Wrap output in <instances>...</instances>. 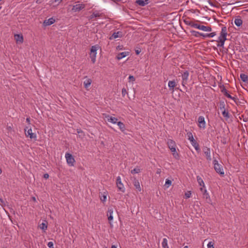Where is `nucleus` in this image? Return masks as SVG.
Listing matches in <instances>:
<instances>
[{
	"label": "nucleus",
	"mask_w": 248,
	"mask_h": 248,
	"mask_svg": "<svg viewBox=\"0 0 248 248\" xmlns=\"http://www.w3.org/2000/svg\"><path fill=\"white\" fill-rule=\"evenodd\" d=\"M191 193L190 191H187L185 193V197L186 198H189L190 197Z\"/></svg>",
	"instance_id": "47"
},
{
	"label": "nucleus",
	"mask_w": 248,
	"mask_h": 248,
	"mask_svg": "<svg viewBox=\"0 0 248 248\" xmlns=\"http://www.w3.org/2000/svg\"><path fill=\"white\" fill-rule=\"evenodd\" d=\"M202 196L203 198L206 199L207 202L210 203L211 202V199L210 198L209 193L207 192L206 189H204V192L202 193Z\"/></svg>",
	"instance_id": "22"
},
{
	"label": "nucleus",
	"mask_w": 248,
	"mask_h": 248,
	"mask_svg": "<svg viewBox=\"0 0 248 248\" xmlns=\"http://www.w3.org/2000/svg\"><path fill=\"white\" fill-rule=\"evenodd\" d=\"M117 124L122 132H124L125 130V126L123 123L121 122H118Z\"/></svg>",
	"instance_id": "25"
},
{
	"label": "nucleus",
	"mask_w": 248,
	"mask_h": 248,
	"mask_svg": "<svg viewBox=\"0 0 248 248\" xmlns=\"http://www.w3.org/2000/svg\"><path fill=\"white\" fill-rule=\"evenodd\" d=\"M162 246L163 248H169L168 240L166 238H163L162 242Z\"/></svg>",
	"instance_id": "30"
},
{
	"label": "nucleus",
	"mask_w": 248,
	"mask_h": 248,
	"mask_svg": "<svg viewBox=\"0 0 248 248\" xmlns=\"http://www.w3.org/2000/svg\"><path fill=\"white\" fill-rule=\"evenodd\" d=\"M207 34H208V33L204 34V33L201 32L200 36H202L204 38H205V37H208L206 36Z\"/></svg>",
	"instance_id": "49"
},
{
	"label": "nucleus",
	"mask_w": 248,
	"mask_h": 248,
	"mask_svg": "<svg viewBox=\"0 0 248 248\" xmlns=\"http://www.w3.org/2000/svg\"><path fill=\"white\" fill-rule=\"evenodd\" d=\"M62 0H51L50 1L51 3H56V5L59 4Z\"/></svg>",
	"instance_id": "39"
},
{
	"label": "nucleus",
	"mask_w": 248,
	"mask_h": 248,
	"mask_svg": "<svg viewBox=\"0 0 248 248\" xmlns=\"http://www.w3.org/2000/svg\"><path fill=\"white\" fill-rule=\"evenodd\" d=\"M92 81V79L89 78L87 76H85L82 78V82L83 84L84 87L87 90H89L90 89Z\"/></svg>",
	"instance_id": "7"
},
{
	"label": "nucleus",
	"mask_w": 248,
	"mask_h": 248,
	"mask_svg": "<svg viewBox=\"0 0 248 248\" xmlns=\"http://www.w3.org/2000/svg\"><path fill=\"white\" fill-rule=\"evenodd\" d=\"M201 25L193 22L192 27L199 29H200Z\"/></svg>",
	"instance_id": "40"
},
{
	"label": "nucleus",
	"mask_w": 248,
	"mask_h": 248,
	"mask_svg": "<svg viewBox=\"0 0 248 248\" xmlns=\"http://www.w3.org/2000/svg\"><path fill=\"white\" fill-rule=\"evenodd\" d=\"M128 55H129L128 52H125V51L123 52L119 53L117 55V59L119 60H121V59L125 57L126 56H127Z\"/></svg>",
	"instance_id": "23"
},
{
	"label": "nucleus",
	"mask_w": 248,
	"mask_h": 248,
	"mask_svg": "<svg viewBox=\"0 0 248 248\" xmlns=\"http://www.w3.org/2000/svg\"><path fill=\"white\" fill-rule=\"evenodd\" d=\"M240 77L241 79L244 82H246L248 80V76L245 74H241Z\"/></svg>",
	"instance_id": "31"
},
{
	"label": "nucleus",
	"mask_w": 248,
	"mask_h": 248,
	"mask_svg": "<svg viewBox=\"0 0 248 248\" xmlns=\"http://www.w3.org/2000/svg\"><path fill=\"white\" fill-rule=\"evenodd\" d=\"M93 16L94 17H98L101 16L102 14H100L98 12H93Z\"/></svg>",
	"instance_id": "41"
},
{
	"label": "nucleus",
	"mask_w": 248,
	"mask_h": 248,
	"mask_svg": "<svg viewBox=\"0 0 248 248\" xmlns=\"http://www.w3.org/2000/svg\"><path fill=\"white\" fill-rule=\"evenodd\" d=\"M1 9V7H0V9Z\"/></svg>",
	"instance_id": "63"
},
{
	"label": "nucleus",
	"mask_w": 248,
	"mask_h": 248,
	"mask_svg": "<svg viewBox=\"0 0 248 248\" xmlns=\"http://www.w3.org/2000/svg\"><path fill=\"white\" fill-rule=\"evenodd\" d=\"M204 189H206L205 187H203V186H202L201 188H200V191L202 192V193L203 192H204Z\"/></svg>",
	"instance_id": "51"
},
{
	"label": "nucleus",
	"mask_w": 248,
	"mask_h": 248,
	"mask_svg": "<svg viewBox=\"0 0 248 248\" xmlns=\"http://www.w3.org/2000/svg\"><path fill=\"white\" fill-rule=\"evenodd\" d=\"M177 86V83L175 80H170L168 82V87L169 90L172 92H174V88Z\"/></svg>",
	"instance_id": "16"
},
{
	"label": "nucleus",
	"mask_w": 248,
	"mask_h": 248,
	"mask_svg": "<svg viewBox=\"0 0 248 248\" xmlns=\"http://www.w3.org/2000/svg\"><path fill=\"white\" fill-rule=\"evenodd\" d=\"M99 48L100 46L96 45L92 46L90 49V57L93 63H94L96 62L97 51Z\"/></svg>",
	"instance_id": "3"
},
{
	"label": "nucleus",
	"mask_w": 248,
	"mask_h": 248,
	"mask_svg": "<svg viewBox=\"0 0 248 248\" xmlns=\"http://www.w3.org/2000/svg\"><path fill=\"white\" fill-rule=\"evenodd\" d=\"M1 172H2L1 170L0 169V174L1 173Z\"/></svg>",
	"instance_id": "59"
},
{
	"label": "nucleus",
	"mask_w": 248,
	"mask_h": 248,
	"mask_svg": "<svg viewBox=\"0 0 248 248\" xmlns=\"http://www.w3.org/2000/svg\"><path fill=\"white\" fill-rule=\"evenodd\" d=\"M15 39L17 43H22L23 42V36L20 34H15Z\"/></svg>",
	"instance_id": "21"
},
{
	"label": "nucleus",
	"mask_w": 248,
	"mask_h": 248,
	"mask_svg": "<svg viewBox=\"0 0 248 248\" xmlns=\"http://www.w3.org/2000/svg\"><path fill=\"white\" fill-rule=\"evenodd\" d=\"M85 7V4L83 3H78V11L83 9Z\"/></svg>",
	"instance_id": "37"
},
{
	"label": "nucleus",
	"mask_w": 248,
	"mask_h": 248,
	"mask_svg": "<svg viewBox=\"0 0 248 248\" xmlns=\"http://www.w3.org/2000/svg\"><path fill=\"white\" fill-rule=\"evenodd\" d=\"M49 177V175L47 173H45L44 175V178L45 179H47Z\"/></svg>",
	"instance_id": "50"
},
{
	"label": "nucleus",
	"mask_w": 248,
	"mask_h": 248,
	"mask_svg": "<svg viewBox=\"0 0 248 248\" xmlns=\"http://www.w3.org/2000/svg\"><path fill=\"white\" fill-rule=\"evenodd\" d=\"M116 184L118 190L122 192H124L125 188L122 182L121 178L120 176H118L116 179Z\"/></svg>",
	"instance_id": "8"
},
{
	"label": "nucleus",
	"mask_w": 248,
	"mask_h": 248,
	"mask_svg": "<svg viewBox=\"0 0 248 248\" xmlns=\"http://www.w3.org/2000/svg\"><path fill=\"white\" fill-rule=\"evenodd\" d=\"M140 50H136V54L138 55L140 53Z\"/></svg>",
	"instance_id": "55"
},
{
	"label": "nucleus",
	"mask_w": 248,
	"mask_h": 248,
	"mask_svg": "<svg viewBox=\"0 0 248 248\" xmlns=\"http://www.w3.org/2000/svg\"><path fill=\"white\" fill-rule=\"evenodd\" d=\"M113 213V209L112 208H108L107 215L108 216V221H109V224L110 225H111L110 221H112L113 219V217L112 216Z\"/></svg>",
	"instance_id": "15"
},
{
	"label": "nucleus",
	"mask_w": 248,
	"mask_h": 248,
	"mask_svg": "<svg viewBox=\"0 0 248 248\" xmlns=\"http://www.w3.org/2000/svg\"><path fill=\"white\" fill-rule=\"evenodd\" d=\"M122 94L123 96H124L126 94H127L126 90L125 88H123L122 91Z\"/></svg>",
	"instance_id": "46"
},
{
	"label": "nucleus",
	"mask_w": 248,
	"mask_h": 248,
	"mask_svg": "<svg viewBox=\"0 0 248 248\" xmlns=\"http://www.w3.org/2000/svg\"><path fill=\"white\" fill-rule=\"evenodd\" d=\"M184 21L186 25L190 26L191 27L192 26L193 23L194 22L193 21L189 19H186L184 20Z\"/></svg>",
	"instance_id": "32"
},
{
	"label": "nucleus",
	"mask_w": 248,
	"mask_h": 248,
	"mask_svg": "<svg viewBox=\"0 0 248 248\" xmlns=\"http://www.w3.org/2000/svg\"><path fill=\"white\" fill-rule=\"evenodd\" d=\"M216 35V32H211L210 33H208V34L206 35L209 38H212L215 36Z\"/></svg>",
	"instance_id": "42"
},
{
	"label": "nucleus",
	"mask_w": 248,
	"mask_h": 248,
	"mask_svg": "<svg viewBox=\"0 0 248 248\" xmlns=\"http://www.w3.org/2000/svg\"><path fill=\"white\" fill-rule=\"evenodd\" d=\"M26 122L29 124H30V117L26 118Z\"/></svg>",
	"instance_id": "52"
},
{
	"label": "nucleus",
	"mask_w": 248,
	"mask_h": 248,
	"mask_svg": "<svg viewBox=\"0 0 248 248\" xmlns=\"http://www.w3.org/2000/svg\"><path fill=\"white\" fill-rule=\"evenodd\" d=\"M47 221L44 220L42 223L39 225L38 227L43 231V232H45L47 229Z\"/></svg>",
	"instance_id": "17"
},
{
	"label": "nucleus",
	"mask_w": 248,
	"mask_h": 248,
	"mask_svg": "<svg viewBox=\"0 0 248 248\" xmlns=\"http://www.w3.org/2000/svg\"><path fill=\"white\" fill-rule=\"evenodd\" d=\"M200 30L204 31H212V28L210 26H205L204 25H201Z\"/></svg>",
	"instance_id": "24"
},
{
	"label": "nucleus",
	"mask_w": 248,
	"mask_h": 248,
	"mask_svg": "<svg viewBox=\"0 0 248 248\" xmlns=\"http://www.w3.org/2000/svg\"><path fill=\"white\" fill-rule=\"evenodd\" d=\"M167 145L169 148L170 149L171 152L172 153V155L175 159H179V155L177 153L176 150V143L175 141L171 139H168L167 140Z\"/></svg>",
	"instance_id": "2"
},
{
	"label": "nucleus",
	"mask_w": 248,
	"mask_h": 248,
	"mask_svg": "<svg viewBox=\"0 0 248 248\" xmlns=\"http://www.w3.org/2000/svg\"><path fill=\"white\" fill-rule=\"evenodd\" d=\"M55 19L53 18H50L47 20L44 21V24L46 26H49L53 24L55 22Z\"/></svg>",
	"instance_id": "26"
},
{
	"label": "nucleus",
	"mask_w": 248,
	"mask_h": 248,
	"mask_svg": "<svg viewBox=\"0 0 248 248\" xmlns=\"http://www.w3.org/2000/svg\"><path fill=\"white\" fill-rule=\"evenodd\" d=\"M171 184V181L169 179H166L165 182V186L168 188Z\"/></svg>",
	"instance_id": "36"
},
{
	"label": "nucleus",
	"mask_w": 248,
	"mask_h": 248,
	"mask_svg": "<svg viewBox=\"0 0 248 248\" xmlns=\"http://www.w3.org/2000/svg\"><path fill=\"white\" fill-rule=\"evenodd\" d=\"M191 33H192V34L193 36H194L195 37H198L199 36H200V34H201V32H199L198 31H191Z\"/></svg>",
	"instance_id": "35"
},
{
	"label": "nucleus",
	"mask_w": 248,
	"mask_h": 248,
	"mask_svg": "<svg viewBox=\"0 0 248 248\" xmlns=\"http://www.w3.org/2000/svg\"><path fill=\"white\" fill-rule=\"evenodd\" d=\"M197 182H198L199 185L200 186H203V187H205V185H204V182H203V180L202 179V178L200 176H197Z\"/></svg>",
	"instance_id": "27"
},
{
	"label": "nucleus",
	"mask_w": 248,
	"mask_h": 248,
	"mask_svg": "<svg viewBox=\"0 0 248 248\" xmlns=\"http://www.w3.org/2000/svg\"><path fill=\"white\" fill-rule=\"evenodd\" d=\"M184 248H188V247L187 246H185V247H184Z\"/></svg>",
	"instance_id": "61"
},
{
	"label": "nucleus",
	"mask_w": 248,
	"mask_h": 248,
	"mask_svg": "<svg viewBox=\"0 0 248 248\" xmlns=\"http://www.w3.org/2000/svg\"><path fill=\"white\" fill-rule=\"evenodd\" d=\"M68 10L70 12H76L78 10V5H69L68 7Z\"/></svg>",
	"instance_id": "29"
},
{
	"label": "nucleus",
	"mask_w": 248,
	"mask_h": 248,
	"mask_svg": "<svg viewBox=\"0 0 248 248\" xmlns=\"http://www.w3.org/2000/svg\"><path fill=\"white\" fill-rule=\"evenodd\" d=\"M189 74L188 71H185L182 74V85L185 87L187 83V80L188 78Z\"/></svg>",
	"instance_id": "9"
},
{
	"label": "nucleus",
	"mask_w": 248,
	"mask_h": 248,
	"mask_svg": "<svg viewBox=\"0 0 248 248\" xmlns=\"http://www.w3.org/2000/svg\"><path fill=\"white\" fill-rule=\"evenodd\" d=\"M203 151L206 157V159L209 161H211L212 158L211 156L210 149L207 147H204L203 149Z\"/></svg>",
	"instance_id": "14"
},
{
	"label": "nucleus",
	"mask_w": 248,
	"mask_h": 248,
	"mask_svg": "<svg viewBox=\"0 0 248 248\" xmlns=\"http://www.w3.org/2000/svg\"><path fill=\"white\" fill-rule=\"evenodd\" d=\"M111 248H117V247L115 246V245H112Z\"/></svg>",
	"instance_id": "57"
},
{
	"label": "nucleus",
	"mask_w": 248,
	"mask_h": 248,
	"mask_svg": "<svg viewBox=\"0 0 248 248\" xmlns=\"http://www.w3.org/2000/svg\"><path fill=\"white\" fill-rule=\"evenodd\" d=\"M214 165V168L216 171L221 176H223L224 175V172L223 169V166L221 164H219L217 160L214 159L213 162Z\"/></svg>",
	"instance_id": "4"
},
{
	"label": "nucleus",
	"mask_w": 248,
	"mask_h": 248,
	"mask_svg": "<svg viewBox=\"0 0 248 248\" xmlns=\"http://www.w3.org/2000/svg\"><path fill=\"white\" fill-rule=\"evenodd\" d=\"M133 183L134 186H135L136 188L138 190V191L139 192L141 191V187L140 186V184L139 180H138L136 178H134V180L133 181Z\"/></svg>",
	"instance_id": "20"
},
{
	"label": "nucleus",
	"mask_w": 248,
	"mask_h": 248,
	"mask_svg": "<svg viewBox=\"0 0 248 248\" xmlns=\"http://www.w3.org/2000/svg\"><path fill=\"white\" fill-rule=\"evenodd\" d=\"M8 129H11V126H8Z\"/></svg>",
	"instance_id": "58"
},
{
	"label": "nucleus",
	"mask_w": 248,
	"mask_h": 248,
	"mask_svg": "<svg viewBox=\"0 0 248 248\" xmlns=\"http://www.w3.org/2000/svg\"><path fill=\"white\" fill-rule=\"evenodd\" d=\"M53 243L52 242H49L48 243H47V246L49 248H54V246H53Z\"/></svg>",
	"instance_id": "48"
},
{
	"label": "nucleus",
	"mask_w": 248,
	"mask_h": 248,
	"mask_svg": "<svg viewBox=\"0 0 248 248\" xmlns=\"http://www.w3.org/2000/svg\"><path fill=\"white\" fill-rule=\"evenodd\" d=\"M24 131L26 137L30 138L31 140H36L37 135L35 133L32 132V129L31 127H25Z\"/></svg>",
	"instance_id": "5"
},
{
	"label": "nucleus",
	"mask_w": 248,
	"mask_h": 248,
	"mask_svg": "<svg viewBox=\"0 0 248 248\" xmlns=\"http://www.w3.org/2000/svg\"><path fill=\"white\" fill-rule=\"evenodd\" d=\"M135 2L140 6H144L149 3V0H136Z\"/></svg>",
	"instance_id": "19"
},
{
	"label": "nucleus",
	"mask_w": 248,
	"mask_h": 248,
	"mask_svg": "<svg viewBox=\"0 0 248 248\" xmlns=\"http://www.w3.org/2000/svg\"><path fill=\"white\" fill-rule=\"evenodd\" d=\"M82 133V132H80V131H79L78 130V134H79V133Z\"/></svg>",
	"instance_id": "60"
},
{
	"label": "nucleus",
	"mask_w": 248,
	"mask_h": 248,
	"mask_svg": "<svg viewBox=\"0 0 248 248\" xmlns=\"http://www.w3.org/2000/svg\"><path fill=\"white\" fill-rule=\"evenodd\" d=\"M65 158L69 166H73L75 161L72 155L69 153H66L65 154Z\"/></svg>",
	"instance_id": "12"
},
{
	"label": "nucleus",
	"mask_w": 248,
	"mask_h": 248,
	"mask_svg": "<svg viewBox=\"0 0 248 248\" xmlns=\"http://www.w3.org/2000/svg\"><path fill=\"white\" fill-rule=\"evenodd\" d=\"M243 21L240 18H236L234 20V24L237 27H240L242 25Z\"/></svg>",
	"instance_id": "28"
},
{
	"label": "nucleus",
	"mask_w": 248,
	"mask_h": 248,
	"mask_svg": "<svg viewBox=\"0 0 248 248\" xmlns=\"http://www.w3.org/2000/svg\"><path fill=\"white\" fill-rule=\"evenodd\" d=\"M105 119L107 121L113 124H117L118 122V119L116 117L110 116L109 115H105Z\"/></svg>",
	"instance_id": "13"
},
{
	"label": "nucleus",
	"mask_w": 248,
	"mask_h": 248,
	"mask_svg": "<svg viewBox=\"0 0 248 248\" xmlns=\"http://www.w3.org/2000/svg\"><path fill=\"white\" fill-rule=\"evenodd\" d=\"M207 248H214V243L212 242H209L207 244Z\"/></svg>",
	"instance_id": "43"
},
{
	"label": "nucleus",
	"mask_w": 248,
	"mask_h": 248,
	"mask_svg": "<svg viewBox=\"0 0 248 248\" xmlns=\"http://www.w3.org/2000/svg\"><path fill=\"white\" fill-rule=\"evenodd\" d=\"M198 126L201 129H205L206 127V123L205 121L204 117L202 116H200L198 118Z\"/></svg>",
	"instance_id": "10"
},
{
	"label": "nucleus",
	"mask_w": 248,
	"mask_h": 248,
	"mask_svg": "<svg viewBox=\"0 0 248 248\" xmlns=\"http://www.w3.org/2000/svg\"><path fill=\"white\" fill-rule=\"evenodd\" d=\"M93 18H95L94 16H93V13L90 16V19H93Z\"/></svg>",
	"instance_id": "53"
},
{
	"label": "nucleus",
	"mask_w": 248,
	"mask_h": 248,
	"mask_svg": "<svg viewBox=\"0 0 248 248\" xmlns=\"http://www.w3.org/2000/svg\"><path fill=\"white\" fill-rule=\"evenodd\" d=\"M140 171V170L139 168H136L131 170V173L132 174L138 173Z\"/></svg>",
	"instance_id": "34"
},
{
	"label": "nucleus",
	"mask_w": 248,
	"mask_h": 248,
	"mask_svg": "<svg viewBox=\"0 0 248 248\" xmlns=\"http://www.w3.org/2000/svg\"><path fill=\"white\" fill-rule=\"evenodd\" d=\"M31 199H32V201H34V202H36V198H35L34 197H32L31 198Z\"/></svg>",
	"instance_id": "56"
},
{
	"label": "nucleus",
	"mask_w": 248,
	"mask_h": 248,
	"mask_svg": "<svg viewBox=\"0 0 248 248\" xmlns=\"http://www.w3.org/2000/svg\"><path fill=\"white\" fill-rule=\"evenodd\" d=\"M123 36V32L119 31L114 32L110 37V39H116L117 38H121Z\"/></svg>",
	"instance_id": "18"
},
{
	"label": "nucleus",
	"mask_w": 248,
	"mask_h": 248,
	"mask_svg": "<svg viewBox=\"0 0 248 248\" xmlns=\"http://www.w3.org/2000/svg\"><path fill=\"white\" fill-rule=\"evenodd\" d=\"M135 80V78L134 76H129V77H128V81L129 82H130V81H134Z\"/></svg>",
	"instance_id": "44"
},
{
	"label": "nucleus",
	"mask_w": 248,
	"mask_h": 248,
	"mask_svg": "<svg viewBox=\"0 0 248 248\" xmlns=\"http://www.w3.org/2000/svg\"><path fill=\"white\" fill-rule=\"evenodd\" d=\"M157 173H159V171H157Z\"/></svg>",
	"instance_id": "62"
},
{
	"label": "nucleus",
	"mask_w": 248,
	"mask_h": 248,
	"mask_svg": "<svg viewBox=\"0 0 248 248\" xmlns=\"http://www.w3.org/2000/svg\"><path fill=\"white\" fill-rule=\"evenodd\" d=\"M228 34L227 29L226 27L224 26L221 28V31L220 33L219 36L218 37V39L217 40L218 43L217 45L218 47H224V45L225 41L227 40V35Z\"/></svg>",
	"instance_id": "1"
},
{
	"label": "nucleus",
	"mask_w": 248,
	"mask_h": 248,
	"mask_svg": "<svg viewBox=\"0 0 248 248\" xmlns=\"http://www.w3.org/2000/svg\"><path fill=\"white\" fill-rule=\"evenodd\" d=\"M187 135L188 137V140H189L192 145L194 147L197 151H199L200 150L199 145L195 140L192 133L190 132H188Z\"/></svg>",
	"instance_id": "6"
},
{
	"label": "nucleus",
	"mask_w": 248,
	"mask_h": 248,
	"mask_svg": "<svg viewBox=\"0 0 248 248\" xmlns=\"http://www.w3.org/2000/svg\"><path fill=\"white\" fill-rule=\"evenodd\" d=\"M221 92L223 93V94L226 96L227 97L231 99L236 102V98L232 96L229 93H228L227 90L226 89L225 86L222 85L220 86Z\"/></svg>",
	"instance_id": "11"
},
{
	"label": "nucleus",
	"mask_w": 248,
	"mask_h": 248,
	"mask_svg": "<svg viewBox=\"0 0 248 248\" xmlns=\"http://www.w3.org/2000/svg\"><path fill=\"white\" fill-rule=\"evenodd\" d=\"M107 196L103 195L100 197V200L102 202H104L106 201Z\"/></svg>",
	"instance_id": "45"
},
{
	"label": "nucleus",
	"mask_w": 248,
	"mask_h": 248,
	"mask_svg": "<svg viewBox=\"0 0 248 248\" xmlns=\"http://www.w3.org/2000/svg\"><path fill=\"white\" fill-rule=\"evenodd\" d=\"M222 113L224 117L228 119L229 118V114L228 111H226L225 109L222 111Z\"/></svg>",
	"instance_id": "33"
},
{
	"label": "nucleus",
	"mask_w": 248,
	"mask_h": 248,
	"mask_svg": "<svg viewBox=\"0 0 248 248\" xmlns=\"http://www.w3.org/2000/svg\"><path fill=\"white\" fill-rule=\"evenodd\" d=\"M1 9V7H0V9Z\"/></svg>",
	"instance_id": "64"
},
{
	"label": "nucleus",
	"mask_w": 248,
	"mask_h": 248,
	"mask_svg": "<svg viewBox=\"0 0 248 248\" xmlns=\"http://www.w3.org/2000/svg\"><path fill=\"white\" fill-rule=\"evenodd\" d=\"M225 105L224 104V103L223 102H221L220 103V107H219V108L221 110L223 111L224 110V109H225Z\"/></svg>",
	"instance_id": "38"
},
{
	"label": "nucleus",
	"mask_w": 248,
	"mask_h": 248,
	"mask_svg": "<svg viewBox=\"0 0 248 248\" xmlns=\"http://www.w3.org/2000/svg\"><path fill=\"white\" fill-rule=\"evenodd\" d=\"M0 202H1V205L2 206L3 204H4V201L2 199H0Z\"/></svg>",
	"instance_id": "54"
}]
</instances>
